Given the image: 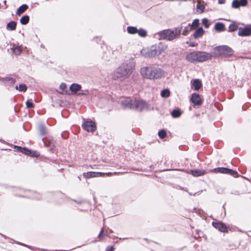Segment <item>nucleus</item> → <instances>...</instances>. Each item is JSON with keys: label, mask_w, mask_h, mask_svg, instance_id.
<instances>
[{"label": "nucleus", "mask_w": 251, "mask_h": 251, "mask_svg": "<svg viewBox=\"0 0 251 251\" xmlns=\"http://www.w3.org/2000/svg\"><path fill=\"white\" fill-rule=\"evenodd\" d=\"M122 105L125 109H130L133 110V100L129 99L124 100L122 101Z\"/></svg>", "instance_id": "15"}, {"label": "nucleus", "mask_w": 251, "mask_h": 251, "mask_svg": "<svg viewBox=\"0 0 251 251\" xmlns=\"http://www.w3.org/2000/svg\"><path fill=\"white\" fill-rule=\"evenodd\" d=\"M191 101L195 105H200L202 103L201 96L197 93L192 94Z\"/></svg>", "instance_id": "13"}, {"label": "nucleus", "mask_w": 251, "mask_h": 251, "mask_svg": "<svg viewBox=\"0 0 251 251\" xmlns=\"http://www.w3.org/2000/svg\"><path fill=\"white\" fill-rule=\"evenodd\" d=\"M214 171L216 173L228 174L235 177L238 176V173L236 171L227 168L218 167L215 168Z\"/></svg>", "instance_id": "9"}, {"label": "nucleus", "mask_w": 251, "mask_h": 251, "mask_svg": "<svg viewBox=\"0 0 251 251\" xmlns=\"http://www.w3.org/2000/svg\"><path fill=\"white\" fill-rule=\"evenodd\" d=\"M158 135L161 139H163L166 136L167 133L164 129H161L158 131Z\"/></svg>", "instance_id": "36"}, {"label": "nucleus", "mask_w": 251, "mask_h": 251, "mask_svg": "<svg viewBox=\"0 0 251 251\" xmlns=\"http://www.w3.org/2000/svg\"><path fill=\"white\" fill-rule=\"evenodd\" d=\"M192 29V26H191V24H189L187 26L184 27L182 34L183 35L186 36Z\"/></svg>", "instance_id": "32"}, {"label": "nucleus", "mask_w": 251, "mask_h": 251, "mask_svg": "<svg viewBox=\"0 0 251 251\" xmlns=\"http://www.w3.org/2000/svg\"><path fill=\"white\" fill-rule=\"evenodd\" d=\"M215 29L218 31H223L225 30V26L224 24L218 22L215 24Z\"/></svg>", "instance_id": "24"}, {"label": "nucleus", "mask_w": 251, "mask_h": 251, "mask_svg": "<svg viewBox=\"0 0 251 251\" xmlns=\"http://www.w3.org/2000/svg\"><path fill=\"white\" fill-rule=\"evenodd\" d=\"M191 174L194 176H200L205 174V171L203 170H192Z\"/></svg>", "instance_id": "22"}, {"label": "nucleus", "mask_w": 251, "mask_h": 251, "mask_svg": "<svg viewBox=\"0 0 251 251\" xmlns=\"http://www.w3.org/2000/svg\"><path fill=\"white\" fill-rule=\"evenodd\" d=\"M199 20L198 19H195L192 23L191 24V26H192V28H196L198 27L199 25Z\"/></svg>", "instance_id": "38"}, {"label": "nucleus", "mask_w": 251, "mask_h": 251, "mask_svg": "<svg viewBox=\"0 0 251 251\" xmlns=\"http://www.w3.org/2000/svg\"><path fill=\"white\" fill-rule=\"evenodd\" d=\"M39 131L41 135H44L46 133V126L43 124H40L39 126Z\"/></svg>", "instance_id": "31"}, {"label": "nucleus", "mask_w": 251, "mask_h": 251, "mask_svg": "<svg viewBox=\"0 0 251 251\" xmlns=\"http://www.w3.org/2000/svg\"><path fill=\"white\" fill-rule=\"evenodd\" d=\"M15 89L21 92H25L27 90V86L25 84H21L19 85V87L16 85L15 86Z\"/></svg>", "instance_id": "30"}, {"label": "nucleus", "mask_w": 251, "mask_h": 251, "mask_svg": "<svg viewBox=\"0 0 251 251\" xmlns=\"http://www.w3.org/2000/svg\"><path fill=\"white\" fill-rule=\"evenodd\" d=\"M106 174V175H107V176H110L111 175H112V173H108V174Z\"/></svg>", "instance_id": "52"}, {"label": "nucleus", "mask_w": 251, "mask_h": 251, "mask_svg": "<svg viewBox=\"0 0 251 251\" xmlns=\"http://www.w3.org/2000/svg\"><path fill=\"white\" fill-rule=\"evenodd\" d=\"M103 233H104V229L102 228V229H101V230L99 235V238H102Z\"/></svg>", "instance_id": "46"}, {"label": "nucleus", "mask_w": 251, "mask_h": 251, "mask_svg": "<svg viewBox=\"0 0 251 251\" xmlns=\"http://www.w3.org/2000/svg\"><path fill=\"white\" fill-rule=\"evenodd\" d=\"M17 244H19V245H22L23 246H24V247H26L30 249H32V248L31 246H28V245H25L24 243H21V242H17Z\"/></svg>", "instance_id": "43"}, {"label": "nucleus", "mask_w": 251, "mask_h": 251, "mask_svg": "<svg viewBox=\"0 0 251 251\" xmlns=\"http://www.w3.org/2000/svg\"><path fill=\"white\" fill-rule=\"evenodd\" d=\"M74 201H75V202H76L77 203H78V204H80V203H81V202H82V201H75V200Z\"/></svg>", "instance_id": "51"}, {"label": "nucleus", "mask_w": 251, "mask_h": 251, "mask_svg": "<svg viewBox=\"0 0 251 251\" xmlns=\"http://www.w3.org/2000/svg\"><path fill=\"white\" fill-rule=\"evenodd\" d=\"M167 49V46L161 43L157 45L151 46L148 51L144 54L145 50H142L141 52L146 57L152 58L160 55L163 51Z\"/></svg>", "instance_id": "4"}, {"label": "nucleus", "mask_w": 251, "mask_h": 251, "mask_svg": "<svg viewBox=\"0 0 251 251\" xmlns=\"http://www.w3.org/2000/svg\"><path fill=\"white\" fill-rule=\"evenodd\" d=\"M6 0H4V1H3V4H6Z\"/></svg>", "instance_id": "53"}, {"label": "nucleus", "mask_w": 251, "mask_h": 251, "mask_svg": "<svg viewBox=\"0 0 251 251\" xmlns=\"http://www.w3.org/2000/svg\"><path fill=\"white\" fill-rule=\"evenodd\" d=\"M117 173H116V172H115V173H114V174H117Z\"/></svg>", "instance_id": "57"}, {"label": "nucleus", "mask_w": 251, "mask_h": 251, "mask_svg": "<svg viewBox=\"0 0 251 251\" xmlns=\"http://www.w3.org/2000/svg\"><path fill=\"white\" fill-rule=\"evenodd\" d=\"M212 57L211 53L201 51H194L186 55V60L191 63H196L197 62H202L210 59Z\"/></svg>", "instance_id": "3"}, {"label": "nucleus", "mask_w": 251, "mask_h": 251, "mask_svg": "<svg viewBox=\"0 0 251 251\" xmlns=\"http://www.w3.org/2000/svg\"><path fill=\"white\" fill-rule=\"evenodd\" d=\"M238 35L239 36H249L251 35V25H248L244 27H239Z\"/></svg>", "instance_id": "10"}, {"label": "nucleus", "mask_w": 251, "mask_h": 251, "mask_svg": "<svg viewBox=\"0 0 251 251\" xmlns=\"http://www.w3.org/2000/svg\"><path fill=\"white\" fill-rule=\"evenodd\" d=\"M127 31L129 34H134L137 33L138 29L134 26H128L127 27Z\"/></svg>", "instance_id": "29"}, {"label": "nucleus", "mask_w": 251, "mask_h": 251, "mask_svg": "<svg viewBox=\"0 0 251 251\" xmlns=\"http://www.w3.org/2000/svg\"><path fill=\"white\" fill-rule=\"evenodd\" d=\"M42 141L43 142L44 145L45 147H50L51 151L53 150V148L54 147V144L53 141H49L48 143L47 140H45L44 138H42Z\"/></svg>", "instance_id": "27"}, {"label": "nucleus", "mask_w": 251, "mask_h": 251, "mask_svg": "<svg viewBox=\"0 0 251 251\" xmlns=\"http://www.w3.org/2000/svg\"><path fill=\"white\" fill-rule=\"evenodd\" d=\"M17 23L15 21H10L6 25V28L7 30L13 31L16 28Z\"/></svg>", "instance_id": "20"}, {"label": "nucleus", "mask_w": 251, "mask_h": 251, "mask_svg": "<svg viewBox=\"0 0 251 251\" xmlns=\"http://www.w3.org/2000/svg\"><path fill=\"white\" fill-rule=\"evenodd\" d=\"M66 87V85L65 83H62L59 86V88L62 90H64Z\"/></svg>", "instance_id": "44"}, {"label": "nucleus", "mask_w": 251, "mask_h": 251, "mask_svg": "<svg viewBox=\"0 0 251 251\" xmlns=\"http://www.w3.org/2000/svg\"><path fill=\"white\" fill-rule=\"evenodd\" d=\"M202 23L203 25L206 28H208L209 27V24L207 19L204 18L202 20Z\"/></svg>", "instance_id": "41"}, {"label": "nucleus", "mask_w": 251, "mask_h": 251, "mask_svg": "<svg viewBox=\"0 0 251 251\" xmlns=\"http://www.w3.org/2000/svg\"><path fill=\"white\" fill-rule=\"evenodd\" d=\"M110 232L111 233H112V230L110 229Z\"/></svg>", "instance_id": "56"}, {"label": "nucleus", "mask_w": 251, "mask_h": 251, "mask_svg": "<svg viewBox=\"0 0 251 251\" xmlns=\"http://www.w3.org/2000/svg\"><path fill=\"white\" fill-rule=\"evenodd\" d=\"M135 68L133 59L126 60L115 69L113 74L114 79L123 81L128 78L133 73Z\"/></svg>", "instance_id": "1"}, {"label": "nucleus", "mask_w": 251, "mask_h": 251, "mask_svg": "<svg viewBox=\"0 0 251 251\" xmlns=\"http://www.w3.org/2000/svg\"><path fill=\"white\" fill-rule=\"evenodd\" d=\"M212 226L219 231L226 232L227 231V227L226 226L221 222H213Z\"/></svg>", "instance_id": "12"}, {"label": "nucleus", "mask_w": 251, "mask_h": 251, "mask_svg": "<svg viewBox=\"0 0 251 251\" xmlns=\"http://www.w3.org/2000/svg\"><path fill=\"white\" fill-rule=\"evenodd\" d=\"M137 33L140 36L142 37H145L147 36L146 30L142 28L138 30Z\"/></svg>", "instance_id": "35"}, {"label": "nucleus", "mask_w": 251, "mask_h": 251, "mask_svg": "<svg viewBox=\"0 0 251 251\" xmlns=\"http://www.w3.org/2000/svg\"><path fill=\"white\" fill-rule=\"evenodd\" d=\"M18 196L20 197H23V196L21 195V194H19Z\"/></svg>", "instance_id": "54"}, {"label": "nucleus", "mask_w": 251, "mask_h": 251, "mask_svg": "<svg viewBox=\"0 0 251 251\" xmlns=\"http://www.w3.org/2000/svg\"><path fill=\"white\" fill-rule=\"evenodd\" d=\"M181 115V112L179 109H174L171 112V115L173 118L179 117Z\"/></svg>", "instance_id": "26"}, {"label": "nucleus", "mask_w": 251, "mask_h": 251, "mask_svg": "<svg viewBox=\"0 0 251 251\" xmlns=\"http://www.w3.org/2000/svg\"><path fill=\"white\" fill-rule=\"evenodd\" d=\"M81 85L77 83H73L70 86V90L72 92V93L73 94H76V93L79 92L81 90Z\"/></svg>", "instance_id": "17"}, {"label": "nucleus", "mask_w": 251, "mask_h": 251, "mask_svg": "<svg viewBox=\"0 0 251 251\" xmlns=\"http://www.w3.org/2000/svg\"><path fill=\"white\" fill-rule=\"evenodd\" d=\"M160 95L163 98H168L170 95V90L168 89H163L161 91Z\"/></svg>", "instance_id": "28"}, {"label": "nucleus", "mask_w": 251, "mask_h": 251, "mask_svg": "<svg viewBox=\"0 0 251 251\" xmlns=\"http://www.w3.org/2000/svg\"><path fill=\"white\" fill-rule=\"evenodd\" d=\"M89 94L88 90H80L79 92L77 93V95L79 96H86Z\"/></svg>", "instance_id": "40"}, {"label": "nucleus", "mask_w": 251, "mask_h": 251, "mask_svg": "<svg viewBox=\"0 0 251 251\" xmlns=\"http://www.w3.org/2000/svg\"><path fill=\"white\" fill-rule=\"evenodd\" d=\"M82 127L88 132H94L96 130V125L92 121H84L82 125Z\"/></svg>", "instance_id": "11"}, {"label": "nucleus", "mask_w": 251, "mask_h": 251, "mask_svg": "<svg viewBox=\"0 0 251 251\" xmlns=\"http://www.w3.org/2000/svg\"><path fill=\"white\" fill-rule=\"evenodd\" d=\"M197 193L200 194V191L198 192L197 193H194V194H192V193H189V194L190 195H191V196H192V195H193V196H195Z\"/></svg>", "instance_id": "50"}, {"label": "nucleus", "mask_w": 251, "mask_h": 251, "mask_svg": "<svg viewBox=\"0 0 251 251\" xmlns=\"http://www.w3.org/2000/svg\"><path fill=\"white\" fill-rule=\"evenodd\" d=\"M247 4V0H233L232 2V7L233 8H238L240 6H245Z\"/></svg>", "instance_id": "14"}, {"label": "nucleus", "mask_w": 251, "mask_h": 251, "mask_svg": "<svg viewBox=\"0 0 251 251\" xmlns=\"http://www.w3.org/2000/svg\"><path fill=\"white\" fill-rule=\"evenodd\" d=\"M204 32V31L202 27L198 28L197 29H196L193 34L194 38L197 39L201 37L203 35Z\"/></svg>", "instance_id": "23"}, {"label": "nucleus", "mask_w": 251, "mask_h": 251, "mask_svg": "<svg viewBox=\"0 0 251 251\" xmlns=\"http://www.w3.org/2000/svg\"><path fill=\"white\" fill-rule=\"evenodd\" d=\"M0 81L3 82L6 85L9 86H12L16 82L15 79L11 77H6L2 78L0 79Z\"/></svg>", "instance_id": "18"}, {"label": "nucleus", "mask_w": 251, "mask_h": 251, "mask_svg": "<svg viewBox=\"0 0 251 251\" xmlns=\"http://www.w3.org/2000/svg\"><path fill=\"white\" fill-rule=\"evenodd\" d=\"M140 74L145 78L154 80L160 79L163 76L165 71L158 67L150 66L141 68Z\"/></svg>", "instance_id": "2"}, {"label": "nucleus", "mask_w": 251, "mask_h": 251, "mask_svg": "<svg viewBox=\"0 0 251 251\" xmlns=\"http://www.w3.org/2000/svg\"><path fill=\"white\" fill-rule=\"evenodd\" d=\"M199 232H200V231H199V230H198V231H197V233H198V234H199Z\"/></svg>", "instance_id": "55"}, {"label": "nucleus", "mask_w": 251, "mask_h": 251, "mask_svg": "<svg viewBox=\"0 0 251 251\" xmlns=\"http://www.w3.org/2000/svg\"><path fill=\"white\" fill-rule=\"evenodd\" d=\"M192 85L195 90L198 91L202 86L201 81L199 79H195L193 80Z\"/></svg>", "instance_id": "21"}, {"label": "nucleus", "mask_w": 251, "mask_h": 251, "mask_svg": "<svg viewBox=\"0 0 251 251\" xmlns=\"http://www.w3.org/2000/svg\"><path fill=\"white\" fill-rule=\"evenodd\" d=\"M67 133L65 132V133H64V134H61V136H62V138H65H65H66L67 137V136H68V135H67Z\"/></svg>", "instance_id": "48"}, {"label": "nucleus", "mask_w": 251, "mask_h": 251, "mask_svg": "<svg viewBox=\"0 0 251 251\" xmlns=\"http://www.w3.org/2000/svg\"><path fill=\"white\" fill-rule=\"evenodd\" d=\"M238 25L235 23H233L229 25V31L231 32L235 31L237 29H238Z\"/></svg>", "instance_id": "33"}, {"label": "nucleus", "mask_w": 251, "mask_h": 251, "mask_svg": "<svg viewBox=\"0 0 251 251\" xmlns=\"http://www.w3.org/2000/svg\"><path fill=\"white\" fill-rule=\"evenodd\" d=\"M114 247L113 246L108 247L106 249V251H114Z\"/></svg>", "instance_id": "45"}, {"label": "nucleus", "mask_w": 251, "mask_h": 251, "mask_svg": "<svg viewBox=\"0 0 251 251\" xmlns=\"http://www.w3.org/2000/svg\"><path fill=\"white\" fill-rule=\"evenodd\" d=\"M83 176L86 178H89L95 177H100L104 176V174L100 172H89L84 173Z\"/></svg>", "instance_id": "16"}, {"label": "nucleus", "mask_w": 251, "mask_h": 251, "mask_svg": "<svg viewBox=\"0 0 251 251\" xmlns=\"http://www.w3.org/2000/svg\"><path fill=\"white\" fill-rule=\"evenodd\" d=\"M189 45V46L193 47H196L198 45V44L194 42H190Z\"/></svg>", "instance_id": "47"}, {"label": "nucleus", "mask_w": 251, "mask_h": 251, "mask_svg": "<svg viewBox=\"0 0 251 251\" xmlns=\"http://www.w3.org/2000/svg\"><path fill=\"white\" fill-rule=\"evenodd\" d=\"M204 8L205 6L203 4H201L199 2L197 4V11L200 13H201L203 12Z\"/></svg>", "instance_id": "34"}, {"label": "nucleus", "mask_w": 251, "mask_h": 251, "mask_svg": "<svg viewBox=\"0 0 251 251\" xmlns=\"http://www.w3.org/2000/svg\"><path fill=\"white\" fill-rule=\"evenodd\" d=\"M133 110L137 111H140L144 109H147L148 107V103L142 100L134 99L133 100Z\"/></svg>", "instance_id": "8"}, {"label": "nucleus", "mask_w": 251, "mask_h": 251, "mask_svg": "<svg viewBox=\"0 0 251 251\" xmlns=\"http://www.w3.org/2000/svg\"><path fill=\"white\" fill-rule=\"evenodd\" d=\"M29 17L28 15H24L20 20V23L22 25H26L29 23Z\"/></svg>", "instance_id": "25"}, {"label": "nucleus", "mask_w": 251, "mask_h": 251, "mask_svg": "<svg viewBox=\"0 0 251 251\" xmlns=\"http://www.w3.org/2000/svg\"><path fill=\"white\" fill-rule=\"evenodd\" d=\"M33 196H28L30 198L36 199V200H40L41 199V197L39 194H37L35 192H32Z\"/></svg>", "instance_id": "39"}, {"label": "nucleus", "mask_w": 251, "mask_h": 251, "mask_svg": "<svg viewBox=\"0 0 251 251\" xmlns=\"http://www.w3.org/2000/svg\"><path fill=\"white\" fill-rule=\"evenodd\" d=\"M182 27H175L173 30L166 29L160 31L158 34L161 38L172 41L177 38L181 33Z\"/></svg>", "instance_id": "5"}, {"label": "nucleus", "mask_w": 251, "mask_h": 251, "mask_svg": "<svg viewBox=\"0 0 251 251\" xmlns=\"http://www.w3.org/2000/svg\"><path fill=\"white\" fill-rule=\"evenodd\" d=\"M215 50L219 56H229L233 54V50L230 47L226 46H220L215 48Z\"/></svg>", "instance_id": "6"}, {"label": "nucleus", "mask_w": 251, "mask_h": 251, "mask_svg": "<svg viewBox=\"0 0 251 251\" xmlns=\"http://www.w3.org/2000/svg\"><path fill=\"white\" fill-rule=\"evenodd\" d=\"M225 2V0H218V3L219 4H224Z\"/></svg>", "instance_id": "49"}, {"label": "nucleus", "mask_w": 251, "mask_h": 251, "mask_svg": "<svg viewBox=\"0 0 251 251\" xmlns=\"http://www.w3.org/2000/svg\"><path fill=\"white\" fill-rule=\"evenodd\" d=\"M22 51V49L20 46H16L13 49V52L16 55H19Z\"/></svg>", "instance_id": "37"}, {"label": "nucleus", "mask_w": 251, "mask_h": 251, "mask_svg": "<svg viewBox=\"0 0 251 251\" xmlns=\"http://www.w3.org/2000/svg\"><path fill=\"white\" fill-rule=\"evenodd\" d=\"M26 106L27 108H31L34 107V104L31 100H27L26 102Z\"/></svg>", "instance_id": "42"}, {"label": "nucleus", "mask_w": 251, "mask_h": 251, "mask_svg": "<svg viewBox=\"0 0 251 251\" xmlns=\"http://www.w3.org/2000/svg\"><path fill=\"white\" fill-rule=\"evenodd\" d=\"M14 149L17 151H19L31 157H38L39 156V153L38 152L29 150L26 148L15 146Z\"/></svg>", "instance_id": "7"}, {"label": "nucleus", "mask_w": 251, "mask_h": 251, "mask_svg": "<svg viewBox=\"0 0 251 251\" xmlns=\"http://www.w3.org/2000/svg\"><path fill=\"white\" fill-rule=\"evenodd\" d=\"M28 8V6L26 4H22L20 6L17 11L15 14L17 16H20L22 14L25 12Z\"/></svg>", "instance_id": "19"}]
</instances>
